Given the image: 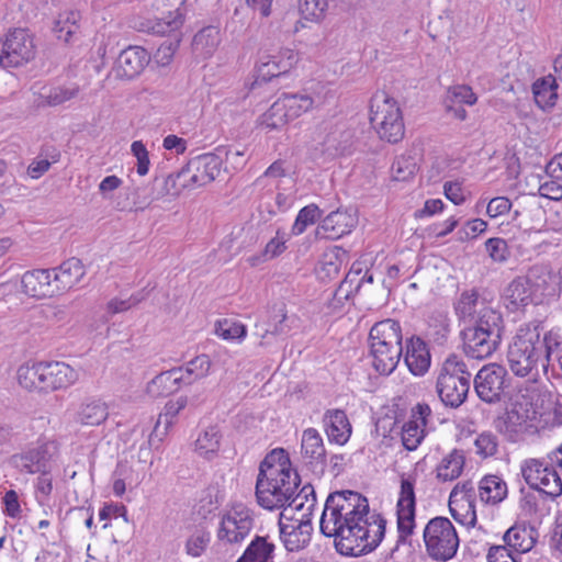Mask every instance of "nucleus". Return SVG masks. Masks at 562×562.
I'll return each instance as SVG.
<instances>
[{
  "label": "nucleus",
  "mask_w": 562,
  "mask_h": 562,
  "mask_svg": "<svg viewBox=\"0 0 562 562\" xmlns=\"http://www.w3.org/2000/svg\"><path fill=\"white\" fill-rule=\"evenodd\" d=\"M319 525L325 537L335 539L338 553L359 557L380 544L386 520L380 514L370 515L369 502L362 494L345 490L327 496Z\"/></svg>",
  "instance_id": "1"
},
{
  "label": "nucleus",
  "mask_w": 562,
  "mask_h": 562,
  "mask_svg": "<svg viewBox=\"0 0 562 562\" xmlns=\"http://www.w3.org/2000/svg\"><path fill=\"white\" fill-rule=\"evenodd\" d=\"M372 366L389 375L397 367L404 351L402 326L398 321L385 318L375 323L369 333Z\"/></svg>",
  "instance_id": "2"
},
{
  "label": "nucleus",
  "mask_w": 562,
  "mask_h": 562,
  "mask_svg": "<svg viewBox=\"0 0 562 562\" xmlns=\"http://www.w3.org/2000/svg\"><path fill=\"white\" fill-rule=\"evenodd\" d=\"M472 374L465 362L457 355H450L442 363L436 389L446 406L459 407L467 400Z\"/></svg>",
  "instance_id": "3"
},
{
  "label": "nucleus",
  "mask_w": 562,
  "mask_h": 562,
  "mask_svg": "<svg viewBox=\"0 0 562 562\" xmlns=\"http://www.w3.org/2000/svg\"><path fill=\"white\" fill-rule=\"evenodd\" d=\"M542 337L537 326L520 327L508 347L507 361L517 376H527L541 362Z\"/></svg>",
  "instance_id": "4"
},
{
  "label": "nucleus",
  "mask_w": 562,
  "mask_h": 562,
  "mask_svg": "<svg viewBox=\"0 0 562 562\" xmlns=\"http://www.w3.org/2000/svg\"><path fill=\"white\" fill-rule=\"evenodd\" d=\"M370 122L381 139L395 144L403 139L405 126L397 102L385 92L371 99Z\"/></svg>",
  "instance_id": "5"
},
{
  "label": "nucleus",
  "mask_w": 562,
  "mask_h": 562,
  "mask_svg": "<svg viewBox=\"0 0 562 562\" xmlns=\"http://www.w3.org/2000/svg\"><path fill=\"white\" fill-rule=\"evenodd\" d=\"M428 555L436 561L452 559L459 548V537L452 522L446 517L430 519L424 529Z\"/></svg>",
  "instance_id": "6"
},
{
  "label": "nucleus",
  "mask_w": 562,
  "mask_h": 562,
  "mask_svg": "<svg viewBox=\"0 0 562 562\" xmlns=\"http://www.w3.org/2000/svg\"><path fill=\"white\" fill-rule=\"evenodd\" d=\"M512 378L505 367L497 363L483 366L473 379L479 398L487 404H496L508 395Z\"/></svg>",
  "instance_id": "7"
},
{
  "label": "nucleus",
  "mask_w": 562,
  "mask_h": 562,
  "mask_svg": "<svg viewBox=\"0 0 562 562\" xmlns=\"http://www.w3.org/2000/svg\"><path fill=\"white\" fill-rule=\"evenodd\" d=\"M252 512L243 504L234 505L221 520L217 538L224 543H240L254 528Z\"/></svg>",
  "instance_id": "8"
},
{
  "label": "nucleus",
  "mask_w": 562,
  "mask_h": 562,
  "mask_svg": "<svg viewBox=\"0 0 562 562\" xmlns=\"http://www.w3.org/2000/svg\"><path fill=\"white\" fill-rule=\"evenodd\" d=\"M35 56L33 40L26 30L15 29L9 32L0 43V66L3 68L20 67Z\"/></svg>",
  "instance_id": "9"
},
{
  "label": "nucleus",
  "mask_w": 562,
  "mask_h": 562,
  "mask_svg": "<svg viewBox=\"0 0 562 562\" xmlns=\"http://www.w3.org/2000/svg\"><path fill=\"white\" fill-rule=\"evenodd\" d=\"M288 315L283 303L267 310L255 324L254 334L261 340L260 346L271 345L276 337L290 331L286 324Z\"/></svg>",
  "instance_id": "10"
},
{
  "label": "nucleus",
  "mask_w": 562,
  "mask_h": 562,
  "mask_svg": "<svg viewBox=\"0 0 562 562\" xmlns=\"http://www.w3.org/2000/svg\"><path fill=\"white\" fill-rule=\"evenodd\" d=\"M295 61V55L291 49L280 52L279 55L260 56L250 89L254 90L257 86L286 74Z\"/></svg>",
  "instance_id": "11"
},
{
  "label": "nucleus",
  "mask_w": 562,
  "mask_h": 562,
  "mask_svg": "<svg viewBox=\"0 0 562 562\" xmlns=\"http://www.w3.org/2000/svg\"><path fill=\"white\" fill-rule=\"evenodd\" d=\"M43 393L65 390L79 379L77 370L60 361L42 362Z\"/></svg>",
  "instance_id": "12"
},
{
  "label": "nucleus",
  "mask_w": 562,
  "mask_h": 562,
  "mask_svg": "<svg viewBox=\"0 0 562 562\" xmlns=\"http://www.w3.org/2000/svg\"><path fill=\"white\" fill-rule=\"evenodd\" d=\"M464 353L476 360H483L491 357L499 347L502 338L490 336L467 327L461 331Z\"/></svg>",
  "instance_id": "13"
},
{
  "label": "nucleus",
  "mask_w": 562,
  "mask_h": 562,
  "mask_svg": "<svg viewBox=\"0 0 562 562\" xmlns=\"http://www.w3.org/2000/svg\"><path fill=\"white\" fill-rule=\"evenodd\" d=\"M403 356L409 372L415 376H423L430 368V351L419 336L412 335L405 339Z\"/></svg>",
  "instance_id": "14"
},
{
  "label": "nucleus",
  "mask_w": 562,
  "mask_h": 562,
  "mask_svg": "<svg viewBox=\"0 0 562 562\" xmlns=\"http://www.w3.org/2000/svg\"><path fill=\"white\" fill-rule=\"evenodd\" d=\"M301 450L311 470L318 475H323L326 469V449L323 438L316 429L307 428L303 431Z\"/></svg>",
  "instance_id": "15"
},
{
  "label": "nucleus",
  "mask_w": 562,
  "mask_h": 562,
  "mask_svg": "<svg viewBox=\"0 0 562 562\" xmlns=\"http://www.w3.org/2000/svg\"><path fill=\"white\" fill-rule=\"evenodd\" d=\"M149 54L140 46H130L121 52L115 64L116 77L133 79L137 77L149 63Z\"/></svg>",
  "instance_id": "16"
},
{
  "label": "nucleus",
  "mask_w": 562,
  "mask_h": 562,
  "mask_svg": "<svg viewBox=\"0 0 562 562\" xmlns=\"http://www.w3.org/2000/svg\"><path fill=\"white\" fill-rule=\"evenodd\" d=\"M356 218L347 211L330 212L317 226L316 237L322 239H338L351 232L356 226Z\"/></svg>",
  "instance_id": "17"
},
{
  "label": "nucleus",
  "mask_w": 562,
  "mask_h": 562,
  "mask_svg": "<svg viewBox=\"0 0 562 562\" xmlns=\"http://www.w3.org/2000/svg\"><path fill=\"white\" fill-rule=\"evenodd\" d=\"M533 283L527 276L516 277L504 289L503 300L508 312L515 313L532 301Z\"/></svg>",
  "instance_id": "18"
},
{
  "label": "nucleus",
  "mask_w": 562,
  "mask_h": 562,
  "mask_svg": "<svg viewBox=\"0 0 562 562\" xmlns=\"http://www.w3.org/2000/svg\"><path fill=\"white\" fill-rule=\"evenodd\" d=\"M22 291L32 297H52L56 292V285L52 279L50 270L34 269L26 271L21 279Z\"/></svg>",
  "instance_id": "19"
},
{
  "label": "nucleus",
  "mask_w": 562,
  "mask_h": 562,
  "mask_svg": "<svg viewBox=\"0 0 562 562\" xmlns=\"http://www.w3.org/2000/svg\"><path fill=\"white\" fill-rule=\"evenodd\" d=\"M277 476H257L256 498L257 503L265 509L273 510L283 508L289 502V496L280 488Z\"/></svg>",
  "instance_id": "20"
},
{
  "label": "nucleus",
  "mask_w": 562,
  "mask_h": 562,
  "mask_svg": "<svg viewBox=\"0 0 562 562\" xmlns=\"http://www.w3.org/2000/svg\"><path fill=\"white\" fill-rule=\"evenodd\" d=\"M48 459L49 456L46 445H41L11 456L9 464L21 473L35 474L44 472V469L47 468Z\"/></svg>",
  "instance_id": "21"
},
{
  "label": "nucleus",
  "mask_w": 562,
  "mask_h": 562,
  "mask_svg": "<svg viewBox=\"0 0 562 562\" xmlns=\"http://www.w3.org/2000/svg\"><path fill=\"white\" fill-rule=\"evenodd\" d=\"M530 419L528 409L521 403H514L496 422V428L509 440L515 441L517 436L528 426Z\"/></svg>",
  "instance_id": "22"
},
{
  "label": "nucleus",
  "mask_w": 562,
  "mask_h": 562,
  "mask_svg": "<svg viewBox=\"0 0 562 562\" xmlns=\"http://www.w3.org/2000/svg\"><path fill=\"white\" fill-rule=\"evenodd\" d=\"M182 376L183 367L164 371L148 382L146 392L154 398L168 396L177 392L183 384L184 379Z\"/></svg>",
  "instance_id": "23"
},
{
  "label": "nucleus",
  "mask_w": 562,
  "mask_h": 562,
  "mask_svg": "<svg viewBox=\"0 0 562 562\" xmlns=\"http://www.w3.org/2000/svg\"><path fill=\"white\" fill-rule=\"evenodd\" d=\"M54 284L56 292H63L77 285L86 274L85 266L78 258H69L61 262L59 267L53 269Z\"/></svg>",
  "instance_id": "24"
},
{
  "label": "nucleus",
  "mask_w": 562,
  "mask_h": 562,
  "mask_svg": "<svg viewBox=\"0 0 562 562\" xmlns=\"http://www.w3.org/2000/svg\"><path fill=\"white\" fill-rule=\"evenodd\" d=\"M189 164L199 188L214 181L221 172V158L214 154L196 156L190 159Z\"/></svg>",
  "instance_id": "25"
},
{
  "label": "nucleus",
  "mask_w": 562,
  "mask_h": 562,
  "mask_svg": "<svg viewBox=\"0 0 562 562\" xmlns=\"http://www.w3.org/2000/svg\"><path fill=\"white\" fill-rule=\"evenodd\" d=\"M538 530L526 522L515 524L504 535L506 546L513 547L519 553L530 551L537 543Z\"/></svg>",
  "instance_id": "26"
},
{
  "label": "nucleus",
  "mask_w": 562,
  "mask_h": 562,
  "mask_svg": "<svg viewBox=\"0 0 562 562\" xmlns=\"http://www.w3.org/2000/svg\"><path fill=\"white\" fill-rule=\"evenodd\" d=\"M470 327L477 331H483V334L501 338H503L505 331L502 313L491 306L481 307L474 324Z\"/></svg>",
  "instance_id": "27"
},
{
  "label": "nucleus",
  "mask_w": 562,
  "mask_h": 562,
  "mask_svg": "<svg viewBox=\"0 0 562 562\" xmlns=\"http://www.w3.org/2000/svg\"><path fill=\"white\" fill-rule=\"evenodd\" d=\"M541 353L542 357L539 366H541L543 372L547 373L549 368H551L552 372L559 373L560 360H562V341L559 335L552 331L544 334L542 337Z\"/></svg>",
  "instance_id": "28"
},
{
  "label": "nucleus",
  "mask_w": 562,
  "mask_h": 562,
  "mask_svg": "<svg viewBox=\"0 0 562 562\" xmlns=\"http://www.w3.org/2000/svg\"><path fill=\"white\" fill-rule=\"evenodd\" d=\"M81 13L78 10L60 12L54 23L53 32L65 43H70L80 33Z\"/></svg>",
  "instance_id": "29"
},
{
  "label": "nucleus",
  "mask_w": 562,
  "mask_h": 562,
  "mask_svg": "<svg viewBox=\"0 0 562 562\" xmlns=\"http://www.w3.org/2000/svg\"><path fill=\"white\" fill-rule=\"evenodd\" d=\"M274 550L268 537L255 536L236 562H272Z\"/></svg>",
  "instance_id": "30"
},
{
  "label": "nucleus",
  "mask_w": 562,
  "mask_h": 562,
  "mask_svg": "<svg viewBox=\"0 0 562 562\" xmlns=\"http://www.w3.org/2000/svg\"><path fill=\"white\" fill-rule=\"evenodd\" d=\"M325 422L328 438L339 445L346 443L351 432V426L346 413L341 409L329 412L325 417Z\"/></svg>",
  "instance_id": "31"
},
{
  "label": "nucleus",
  "mask_w": 562,
  "mask_h": 562,
  "mask_svg": "<svg viewBox=\"0 0 562 562\" xmlns=\"http://www.w3.org/2000/svg\"><path fill=\"white\" fill-rule=\"evenodd\" d=\"M479 495L486 504H498L507 496V485L497 475H486L480 482Z\"/></svg>",
  "instance_id": "32"
},
{
  "label": "nucleus",
  "mask_w": 562,
  "mask_h": 562,
  "mask_svg": "<svg viewBox=\"0 0 562 562\" xmlns=\"http://www.w3.org/2000/svg\"><path fill=\"white\" fill-rule=\"evenodd\" d=\"M291 468L292 464L288 452L282 448H277L268 453L261 461L257 476H277L282 474L284 469Z\"/></svg>",
  "instance_id": "33"
},
{
  "label": "nucleus",
  "mask_w": 562,
  "mask_h": 562,
  "mask_svg": "<svg viewBox=\"0 0 562 562\" xmlns=\"http://www.w3.org/2000/svg\"><path fill=\"white\" fill-rule=\"evenodd\" d=\"M465 456L462 450L453 449L437 467V479L442 482L458 479L463 470Z\"/></svg>",
  "instance_id": "34"
},
{
  "label": "nucleus",
  "mask_w": 562,
  "mask_h": 562,
  "mask_svg": "<svg viewBox=\"0 0 562 562\" xmlns=\"http://www.w3.org/2000/svg\"><path fill=\"white\" fill-rule=\"evenodd\" d=\"M558 85L551 76L538 79L532 85L533 99L537 105L542 109L552 108L558 99Z\"/></svg>",
  "instance_id": "35"
},
{
  "label": "nucleus",
  "mask_w": 562,
  "mask_h": 562,
  "mask_svg": "<svg viewBox=\"0 0 562 562\" xmlns=\"http://www.w3.org/2000/svg\"><path fill=\"white\" fill-rule=\"evenodd\" d=\"M487 306L481 299L477 289L463 291L454 304L456 314L460 319L474 318L481 307Z\"/></svg>",
  "instance_id": "36"
},
{
  "label": "nucleus",
  "mask_w": 562,
  "mask_h": 562,
  "mask_svg": "<svg viewBox=\"0 0 562 562\" xmlns=\"http://www.w3.org/2000/svg\"><path fill=\"white\" fill-rule=\"evenodd\" d=\"M79 93V87H52V88H43L42 92L38 95L37 104L38 106H57L66 101L75 99Z\"/></svg>",
  "instance_id": "37"
},
{
  "label": "nucleus",
  "mask_w": 562,
  "mask_h": 562,
  "mask_svg": "<svg viewBox=\"0 0 562 562\" xmlns=\"http://www.w3.org/2000/svg\"><path fill=\"white\" fill-rule=\"evenodd\" d=\"M108 416V406L101 401H90L81 404L77 414L78 420L87 426H98L106 420Z\"/></svg>",
  "instance_id": "38"
},
{
  "label": "nucleus",
  "mask_w": 562,
  "mask_h": 562,
  "mask_svg": "<svg viewBox=\"0 0 562 562\" xmlns=\"http://www.w3.org/2000/svg\"><path fill=\"white\" fill-rule=\"evenodd\" d=\"M42 376V362L33 364L25 363L18 369V382L27 391L43 393Z\"/></svg>",
  "instance_id": "39"
},
{
  "label": "nucleus",
  "mask_w": 562,
  "mask_h": 562,
  "mask_svg": "<svg viewBox=\"0 0 562 562\" xmlns=\"http://www.w3.org/2000/svg\"><path fill=\"white\" fill-rule=\"evenodd\" d=\"M289 121H291V119L288 116V112L281 97L260 116V125L268 130L281 128Z\"/></svg>",
  "instance_id": "40"
},
{
  "label": "nucleus",
  "mask_w": 562,
  "mask_h": 562,
  "mask_svg": "<svg viewBox=\"0 0 562 562\" xmlns=\"http://www.w3.org/2000/svg\"><path fill=\"white\" fill-rule=\"evenodd\" d=\"M316 505V494L312 484H305L299 492L291 495L286 506L293 507L297 512L305 510L304 516H311Z\"/></svg>",
  "instance_id": "41"
},
{
  "label": "nucleus",
  "mask_w": 562,
  "mask_h": 562,
  "mask_svg": "<svg viewBox=\"0 0 562 562\" xmlns=\"http://www.w3.org/2000/svg\"><path fill=\"white\" fill-rule=\"evenodd\" d=\"M281 98L291 120L307 112L314 104L313 98L306 93H283Z\"/></svg>",
  "instance_id": "42"
},
{
  "label": "nucleus",
  "mask_w": 562,
  "mask_h": 562,
  "mask_svg": "<svg viewBox=\"0 0 562 562\" xmlns=\"http://www.w3.org/2000/svg\"><path fill=\"white\" fill-rule=\"evenodd\" d=\"M449 512L453 519L468 528L474 527L476 524L475 503L471 501H450Z\"/></svg>",
  "instance_id": "43"
},
{
  "label": "nucleus",
  "mask_w": 562,
  "mask_h": 562,
  "mask_svg": "<svg viewBox=\"0 0 562 562\" xmlns=\"http://www.w3.org/2000/svg\"><path fill=\"white\" fill-rule=\"evenodd\" d=\"M346 258L347 251L342 247L335 246L323 256L321 272L328 278L338 276L341 265Z\"/></svg>",
  "instance_id": "44"
},
{
  "label": "nucleus",
  "mask_w": 562,
  "mask_h": 562,
  "mask_svg": "<svg viewBox=\"0 0 562 562\" xmlns=\"http://www.w3.org/2000/svg\"><path fill=\"white\" fill-rule=\"evenodd\" d=\"M553 467L549 463H544L541 460L538 459H529L526 460L524 465L521 467V473L526 481V483L531 487L535 488L541 483V476L543 474H547Z\"/></svg>",
  "instance_id": "45"
},
{
  "label": "nucleus",
  "mask_w": 562,
  "mask_h": 562,
  "mask_svg": "<svg viewBox=\"0 0 562 562\" xmlns=\"http://www.w3.org/2000/svg\"><path fill=\"white\" fill-rule=\"evenodd\" d=\"M211 368V360L206 355H200L189 361L183 368V384H191L196 379L204 378Z\"/></svg>",
  "instance_id": "46"
},
{
  "label": "nucleus",
  "mask_w": 562,
  "mask_h": 562,
  "mask_svg": "<svg viewBox=\"0 0 562 562\" xmlns=\"http://www.w3.org/2000/svg\"><path fill=\"white\" fill-rule=\"evenodd\" d=\"M392 177L396 181H407L414 177L418 170L415 157L411 155H402L396 157L392 164Z\"/></svg>",
  "instance_id": "47"
},
{
  "label": "nucleus",
  "mask_w": 562,
  "mask_h": 562,
  "mask_svg": "<svg viewBox=\"0 0 562 562\" xmlns=\"http://www.w3.org/2000/svg\"><path fill=\"white\" fill-rule=\"evenodd\" d=\"M424 428L417 420H408L402 427V442L406 450L414 451L424 439Z\"/></svg>",
  "instance_id": "48"
},
{
  "label": "nucleus",
  "mask_w": 562,
  "mask_h": 562,
  "mask_svg": "<svg viewBox=\"0 0 562 562\" xmlns=\"http://www.w3.org/2000/svg\"><path fill=\"white\" fill-rule=\"evenodd\" d=\"M279 527L280 538L288 551H299L308 544V542L301 537V533L295 530L293 524H284L280 521Z\"/></svg>",
  "instance_id": "49"
},
{
  "label": "nucleus",
  "mask_w": 562,
  "mask_h": 562,
  "mask_svg": "<svg viewBox=\"0 0 562 562\" xmlns=\"http://www.w3.org/2000/svg\"><path fill=\"white\" fill-rule=\"evenodd\" d=\"M322 216V211L316 204H310L300 210L296 220L292 226V233L300 235L305 232L308 225H312Z\"/></svg>",
  "instance_id": "50"
},
{
  "label": "nucleus",
  "mask_w": 562,
  "mask_h": 562,
  "mask_svg": "<svg viewBox=\"0 0 562 562\" xmlns=\"http://www.w3.org/2000/svg\"><path fill=\"white\" fill-rule=\"evenodd\" d=\"M184 22V14L180 9H176L172 12H169L168 16L157 21L153 26L151 31L155 34L165 35L167 33L173 32L182 26Z\"/></svg>",
  "instance_id": "51"
},
{
  "label": "nucleus",
  "mask_w": 562,
  "mask_h": 562,
  "mask_svg": "<svg viewBox=\"0 0 562 562\" xmlns=\"http://www.w3.org/2000/svg\"><path fill=\"white\" fill-rule=\"evenodd\" d=\"M416 508H397V542H405L406 538L413 533L415 528Z\"/></svg>",
  "instance_id": "52"
},
{
  "label": "nucleus",
  "mask_w": 562,
  "mask_h": 562,
  "mask_svg": "<svg viewBox=\"0 0 562 562\" xmlns=\"http://www.w3.org/2000/svg\"><path fill=\"white\" fill-rule=\"evenodd\" d=\"M540 482L541 483L533 490H538L551 498H555L562 494V481L553 468L541 476Z\"/></svg>",
  "instance_id": "53"
},
{
  "label": "nucleus",
  "mask_w": 562,
  "mask_h": 562,
  "mask_svg": "<svg viewBox=\"0 0 562 562\" xmlns=\"http://www.w3.org/2000/svg\"><path fill=\"white\" fill-rule=\"evenodd\" d=\"M220 438L221 436L216 427H210L198 437L195 441V449L201 454L216 452L220 448Z\"/></svg>",
  "instance_id": "54"
},
{
  "label": "nucleus",
  "mask_w": 562,
  "mask_h": 562,
  "mask_svg": "<svg viewBox=\"0 0 562 562\" xmlns=\"http://www.w3.org/2000/svg\"><path fill=\"white\" fill-rule=\"evenodd\" d=\"M285 240L283 237H280L279 234L270 239L262 254L260 256L250 257L248 260L251 266H256L258 261L262 259V261L273 259L277 256L281 255L285 250Z\"/></svg>",
  "instance_id": "55"
},
{
  "label": "nucleus",
  "mask_w": 562,
  "mask_h": 562,
  "mask_svg": "<svg viewBox=\"0 0 562 562\" xmlns=\"http://www.w3.org/2000/svg\"><path fill=\"white\" fill-rule=\"evenodd\" d=\"M397 508H416L415 479L402 475Z\"/></svg>",
  "instance_id": "56"
},
{
  "label": "nucleus",
  "mask_w": 562,
  "mask_h": 562,
  "mask_svg": "<svg viewBox=\"0 0 562 562\" xmlns=\"http://www.w3.org/2000/svg\"><path fill=\"white\" fill-rule=\"evenodd\" d=\"M328 8V0H299V9L306 20H318Z\"/></svg>",
  "instance_id": "57"
},
{
  "label": "nucleus",
  "mask_w": 562,
  "mask_h": 562,
  "mask_svg": "<svg viewBox=\"0 0 562 562\" xmlns=\"http://www.w3.org/2000/svg\"><path fill=\"white\" fill-rule=\"evenodd\" d=\"M485 248L495 262H504L509 257V249L505 239L499 237H492L485 241Z\"/></svg>",
  "instance_id": "58"
},
{
  "label": "nucleus",
  "mask_w": 562,
  "mask_h": 562,
  "mask_svg": "<svg viewBox=\"0 0 562 562\" xmlns=\"http://www.w3.org/2000/svg\"><path fill=\"white\" fill-rule=\"evenodd\" d=\"M276 479L278 485L280 486V488H282L285 495L289 496V498H291V495L297 491L301 484V477L299 473L292 470V468L284 469V471H282V474L277 475Z\"/></svg>",
  "instance_id": "59"
},
{
  "label": "nucleus",
  "mask_w": 562,
  "mask_h": 562,
  "mask_svg": "<svg viewBox=\"0 0 562 562\" xmlns=\"http://www.w3.org/2000/svg\"><path fill=\"white\" fill-rule=\"evenodd\" d=\"M356 284V278H351V274H347L334 292L333 304L335 306L341 305L345 301L349 300L355 293H357L355 290Z\"/></svg>",
  "instance_id": "60"
},
{
  "label": "nucleus",
  "mask_w": 562,
  "mask_h": 562,
  "mask_svg": "<svg viewBox=\"0 0 562 562\" xmlns=\"http://www.w3.org/2000/svg\"><path fill=\"white\" fill-rule=\"evenodd\" d=\"M179 44L180 38L178 36H176L173 40L168 38L164 41L158 47L155 55L157 63L161 66L168 65L172 60V57L176 50L178 49Z\"/></svg>",
  "instance_id": "61"
},
{
  "label": "nucleus",
  "mask_w": 562,
  "mask_h": 562,
  "mask_svg": "<svg viewBox=\"0 0 562 562\" xmlns=\"http://www.w3.org/2000/svg\"><path fill=\"white\" fill-rule=\"evenodd\" d=\"M475 446L477 448V453L483 457H492L497 452V438L492 432H482L475 439Z\"/></svg>",
  "instance_id": "62"
},
{
  "label": "nucleus",
  "mask_w": 562,
  "mask_h": 562,
  "mask_svg": "<svg viewBox=\"0 0 562 562\" xmlns=\"http://www.w3.org/2000/svg\"><path fill=\"white\" fill-rule=\"evenodd\" d=\"M144 290L131 295L126 300L113 299L108 303V311L112 314L125 312L132 306L137 305L145 299Z\"/></svg>",
  "instance_id": "63"
},
{
  "label": "nucleus",
  "mask_w": 562,
  "mask_h": 562,
  "mask_svg": "<svg viewBox=\"0 0 562 562\" xmlns=\"http://www.w3.org/2000/svg\"><path fill=\"white\" fill-rule=\"evenodd\" d=\"M216 333L224 339H238L246 336V327L241 324L229 323L226 319L218 322Z\"/></svg>",
  "instance_id": "64"
}]
</instances>
